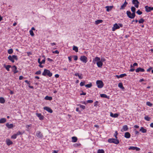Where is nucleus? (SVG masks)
I'll return each mask as SVG.
<instances>
[{"instance_id":"obj_18","label":"nucleus","mask_w":153,"mask_h":153,"mask_svg":"<svg viewBox=\"0 0 153 153\" xmlns=\"http://www.w3.org/2000/svg\"><path fill=\"white\" fill-rule=\"evenodd\" d=\"M124 137L126 138H129L131 137V134L128 132H126L125 134Z\"/></svg>"},{"instance_id":"obj_34","label":"nucleus","mask_w":153,"mask_h":153,"mask_svg":"<svg viewBox=\"0 0 153 153\" xmlns=\"http://www.w3.org/2000/svg\"><path fill=\"white\" fill-rule=\"evenodd\" d=\"M144 119L147 121H149L150 120L151 118L148 116H146L144 117Z\"/></svg>"},{"instance_id":"obj_48","label":"nucleus","mask_w":153,"mask_h":153,"mask_svg":"<svg viewBox=\"0 0 153 153\" xmlns=\"http://www.w3.org/2000/svg\"><path fill=\"white\" fill-rule=\"evenodd\" d=\"M126 7L123 4L121 6V8H120V10H123V9H124L125 7Z\"/></svg>"},{"instance_id":"obj_11","label":"nucleus","mask_w":153,"mask_h":153,"mask_svg":"<svg viewBox=\"0 0 153 153\" xmlns=\"http://www.w3.org/2000/svg\"><path fill=\"white\" fill-rule=\"evenodd\" d=\"M45 110H46L47 111H48V112L51 113L53 112L52 110L51 109V108H50L48 107H44L43 108Z\"/></svg>"},{"instance_id":"obj_44","label":"nucleus","mask_w":153,"mask_h":153,"mask_svg":"<svg viewBox=\"0 0 153 153\" xmlns=\"http://www.w3.org/2000/svg\"><path fill=\"white\" fill-rule=\"evenodd\" d=\"M136 13L139 15H141L142 13V12L140 11V10H138L136 12Z\"/></svg>"},{"instance_id":"obj_12","label":"nucleus","mask_w":153,"mask_h":153,"mask_svg":"<svg viewBox=\"0 0 153 153\" xmlns=\"http://www.w3.org/2000/svg\"><path fill=\"white\" fill-rule=\"evenodd\" d=\"M36 136L39 138H42L43 137V135L40 131H37L36 132Z\"/></svg>"},{"instance_id":"obj_6","label":"nucleus","mask_w":153,"mask_h":153,"mask_svg":"<svg viewBox=\"0 0 153 153\" xmlns=\"http://www.w3.org/2000/svg\"><path fill=\"white\" fill-rule=\"evenodd\" d=\"M80 60L83 62L86 63L87 62V58L85 56H82L80 58Z\"/></svg>"},{"instance_id":"obj_56","label":"nucleus","mask_w":153,"mask_h":153,"mask_svg":"<svg viewBox=\"0 0 153 153\" xmlns=\"http://www.w3.org/2000/svg\"><path fill=\"white\" fill-rule=\"evenodd\" d=\"M82 74H81V75H79H79L78 76V77H79V79H82V78H83V77L82 76Z\"/></svg>"},{"instance_id":"obj_52","label":"nucleus","mask_w":153,"mask_h":153,"mask_svg":"<svg viewBox=\"0 0 153 153\" xmlns=\"http://www.w3.org/2000/svg\"><path fill=\"white\" fill-rule=\"evenodd\" d=\"M12 56V58H13V59H15L16 60H17V56H15V55H13Z\"/></svg>"},{"instance_id":"obj_42","label":"nucleus","mask_w":153,"mask_h":153,"mask_svg":"<svg viewBox=\"0 0 153 153\" xmlns=\"http://www.w3.org/2000/svg\"><path fill=\"white\" fill-rule=\"evenodd\" d=\"M80 145L81 144L80 143H76L74 145V146L75 147H77L80 146Z\"/></svg>"},{"instance_id":"obj_32","label":"nucleus","mask_w":153,"mask_h":153,"mask_svg":"<svg viewBox=\"0 0 153 153\" xmlns=\"http://www.w3.org/2000/svg\"><path fill=\"white\" fill-rule=\"evenodd\" d=\"M5 102V100L2 97H0V103H4Z\"/></svg>"},{"instance_id":"obj_9","label":"nucleus","mask_w":153,"mask_h":153,"mask_svg":"<svg viewBox=\"0 0 153 153\" xmlns=\"http://www.w3.org/2000/svg\"><path fill=\"white\" fill-rule=\"evenodd\" d=\"M120 27L116 23L114 25L113 27H112V30L113 31H115L116 30L120 28Z\"/></svg>"},{"instance_id":"obj_14","label":"nucleus","mask_w":153,"mask_h":153,"mask_svg":"<svg viewBox=\"0 0 153 153\" xmlns=\"http://www.w3.org/2000/svg\"><path fill=\"white\" fill-rule=\"evenodd\" d=\"M128 149L129 150H136L137 151H139L140 150V149L137 147H136L134 146H131L128 148Z\"/></svg>"},{"instance_id":"obj_62","label":"nucleus","mask_w":153,"mask_h":153,"mask_svg":"<svg viewBox=\"0 0 153 153\" xmlns=\"http://www.w3.org/2000/svg\"><path fill=\"white\" fill-rule=\"evenodd\" d=\"M127 4L128 3L126 1V0H125L124 3L123 4L125 6V7H126Z\"/></svg>"},{"instance_id":"obj_59","label":"nucleus","mask_w":153,"mask_h":153,"mask_svg":"<svg viewBox=\"0 0 153 153\" xmlns=\"http://www.w3.org/2000/svg\"><path fill=\"white\" fill-rule=\"evenodd\" d=\"M133 66L134 67L135 66H138V64L137 63L135 62L133 64Z\"/></svg>"},{"instance_id":"obj_2","label":"nucleus","mask_w":153,"mask_h":153,"mask_svg":"<svg viewBox=\"0 0 153 153\" xmlns=\"http://www.w3.org/2000/svg\"><path fill=\"white\" fill-rule=\"evenodd\" d=\"M42 75L44 76H46V75H47L49 77H51L52 76V74L49 70L45 69L44 72L42 73Z\"/></svg>"},{"instance_id":"obj_15","label":"nucleus","mask_w":153,"mask_h":153,"mask_svg":"<svg viewBox=\"0 0 153 153\" xmlns=\"http://www.w3.org/2000/svg\"><path fill=\"white\" fill-rule=\"evenodd\" d=\"M135 71L136 72H143L145 71V70L143 68H138L135 70Z\"/></svg>"},{"instance_id":"obj_61","label":"nucleus","mask_w":153,"mask_h":153,"mask_svg":"<svg viewBox=\"0 0 153 153\" xmlns=\"http://www.w3.org/2000/svg\"><path fill=\"white\" fill-rule=\"evenodd\" d=\"M127 4L128 3L126 1V0H125L124 3L123 4L125 6V7H126Z\"/></svg>"},{"instance_id":"obj_33","label":"nucleus","mask_w":153,"mask_h":153,"mask_svg":"<svg viewBox=\"0 0 153 153\" xmlns=\"http://www.w3.org/2000/svg\"><path fill=\"white\" fill-rule=\"evenodd\" d=\"M73 49V50L75 51L76 52H78V48L76 46H74Z\"/></svg>"},{"instance_id":"obj_64","label":"nucleus","mask_w":153,"mask_h":153,"mask_svg":"<svg viewBox=\"0 0 153 153\" xmlns=\"http://www.w3.org/2000/svg\"><path fill=\"white\" fill-rule=\"evenodd\" d=\"M23 77L22 76H19V80H22L23 79Z\"/></svg>"},{"instance_id":"obj_8","label":"nucleus","mask_w":153,"mask_h":153,"mask_svg":"<svg viewBox=\"0 0 153 153\" xmlns=\"http://www.w3.org/2000/svg\"><path fill=\"white\" fill-rule=\"evenodd\" d=\"M36 116L39 118L40 120H42L44 119V117L42 115L41 113H36Z\"/></svg>"},{"instance_id":"obj_35","label":"nucleus","mask_w":153,"mask_h":153,"mask_svg":"<svg viewBox=\"0 0 153 153\" xmlns=\"http://www.w3.org/2000/svg\"><path fill=\"white\" fill-rule=\"evenodd\" d=\"M7 52L9 54H11L13 52V50L12 49H9L8 50Z\"/></svg>"},{"instance_id":"obj_4","label":"nucleus","mask_w":153,"mask_h":153,"mask_svg":"<svg viewBox=\"0 0 153 153\" xmlns=\"http://www.w3.org/2000/svg\"><path fill=\"white\" fill-rule=\"evenodd\" d=\"M96 84L99 88H101L104 86V84L102 81L100 80H98L96 81Z\"/></svg>"},{"instance_id":"obj_36","label":"nucleus","mask_w":153,"mask_h":153,"mask_svg":"<svg viewBox=\"0 0 153 153\" xmlns=\"http://www.w3.org/2000/svg\"><path fill=\"white\" fill-rule=\"evenodd\" d=\"M105 152L103 149H99L97 151V153H104Z\"/></svg>"},{"instance_id":"obj_43","label":"nucleus","mask_w":153,"mask_h":153,"mask_svg":"<svg viewBox=\"0 0 153 153\" xmlns=\"http://www.w3.org/2000/svg\"><path fill=\"white\" fill-rule=\"evenodd\" d=\"M30 33L32 36H33L34 35L33 31L32 30H30L29 31Z\"/></svg>"},{"instance_id":"obj_53","label":"nucleus","mask_w":153,"mask_h":153,"mask_svg":"<svg viewBox=\"0 0 153 153\" xmlns=\"http://www.w3.org/2000/svg\"><path fill=\"white\" fill-rule=\"evenodd\" d=\"M74 59L76 61L78 59V56H74Z\"/></svg>"},{"instance_id":"obj_45","label":"nucleus","mask_w":153,"mask_h":153,"mask_svg":"<svg viewBox=\"0 0 153 153\" xmlns=\"http://www.w3.org/2000/svg\"><path fill=\"white\" fill-rule=\"evenodd\" d=\"M85 82H81L80 84V85L81 86H82L85 85Z\"/></svg>"},{"instance_id":"obj_5","label":"nucleus","mask_w":153,"mask_h":153,"mask_svg":"<svg viewBox=\"0 0 153 153\" xmlns=\"http://www.w3.org/2000/svg\"><path fill=\"white\" fill-rule=\"evenodd\" d=\"M146 9V11L147 12H150L151 10H153V7H149L148 6H146L145 7Z\"/></svg>"},{"instance_id":"obj_25","label":"nucleus","mask_w":153,"mask_h":153,"mask_svg":"<svg viewBox=\"0 0 153 153\" xmlns=\"http://www.w3.org/2000/svg\"><path fill=\"white\" fill-rule=\"evenodd\" d=\"M100 96L101 97L105 98L108 99L109 98V96H108L105 94H101L100 95Z\"/></svg>"},{"instance_id":"obj_54","label":"nucleus","mask_w":153,"mask_h":153,"mask_svg":"<svg viewBox=\"0 0 153 153\" xmlns=\"http://www.w3.org/2000/svg\"><path fill=\"white\" fill-rule=\"evenodd\" d=\"M52 53H57V54H59V51L56 50V51H53L52 52Z\"/></svg>"},{"instance_id":"obj_28","label":"nucleus","mask_w":153,"mask_h":153,"mask_svg":"<svg viewBox=\"0 0 153 153\" xmlns=\"http://www.w3.org/2000/svg\"><path fill=\"white\" fill-rule=\"evenodd\" d=\"M45 99L47 100H51L52 99V98L51 97H49L48 96H47L45 97Z\"/></svg>"},{"instance_id":"obj_27","label":"nucleus","mask_w":153,"mask_h":153,"mask_svg":"<svg viewBox=\"0 0 153 153\" xmlns=\"http://www.w3.org/2000/svg\"><path fill=\"white\" fill-rule=\"evenodd\" d=\"M4 67L8 71H10L9 68L11 67V66L9 65H4Z\"/></svg>"},{"instance_id":"obj_47","label":"nucleus","mask_w":153,"mask_h":153,"mask_svg":"<svg viewBox=\"0 0 153 153\" xmlns=\"http://www.w3.org/2000/svg\"><path fill=\"white\" fill-rule=\"evenodd\" d=\"M79 106L81 108H82L83 109H84L85 108V107L84 105H80Z\"/></svg>"},{"instance_id":"obj_1","label":"nucleus","mask_w":153,"mask_h":153,"mask_svg":"<svg viewBox=\"0 0 153 153\" xmlns=\"http://www.w3.org/2000/svg\"><path fill=\"white\" fill-rule=\"evenodd\" d=\"M131 10L132 13H131V12L129 11H127L126 12V14L128 17L131 19H134L135 16V11L136 8L134 7H132L131 8Z\"/></svg>"},{"instance_id":"obj_41","label":"nucleus","mask_w":153,"mask_h":153,"mask_svg":"<svg viewBox=\"0 0 153 153\" xmlns=\"http://www.w3.org/2000/svg\"><path fill=\"white\" fill-rule=\"evenodd\" d=\"M126 76L127 75L126 74H122L119 75V76L120 77V78H122Z\"/></svg>"},{"instance_id":"obj_29","label":"nucleus","mask_w":153,"mask_h":153,"mask_svg":"<svg viewBox=\"0 0 153 153\" xmlns=\"http://www.w3.org/2000/svg\"><path fill=\"white\" fill-rule=\"evenodd\" d=\"M72 142H76L77 140V138L75 137H72Z\"/></svg>"},{"instance_id":"obj_37","label":"nucleus","mask_w":153,"mask_h":153,"mask_svg":"<svg viewBox=\"0 0 153 153\" xmlns=\"http://www.w3.org/2000/svg\"><path fill=\"white\" fill-rule=\"evenodd\" d=\"M144 22V20L142 18L139 21V23H143Z\"/></svg>"},{"instance_id":"obj_63","label":"nucleus","mask_w":153,"mask_h":153,"mask_svg":"<svg viewBox=\"0 0 153 153\" xmlns=\"http://www.w3.org/2000/svg\"><path fill=\"white\" fill-rule=\"evenodd\" d=\"M68 59L70 62L71 61L72 57L71 56L68 57Z\"/></svg>"},{"instance_id":"obj_13","label":"nucleus","mask_w":153,"mask_h":153,"mask_svg":"<svg viewBox=\"0 0 153 153\" xmlns=\"http://www.w3.org/2000/svg\"><path fill=\"white\" fill-rule=\"evenodd\" d=\"M13 71V72L15 74L18 72V71L17 70V68L15 65H13L12 67Z\"/></svg>"},{"instance_id":"obj_21","label":"nucleus","mask_w":153,"mask_h":153,"mask_svg":"<svg viewBox=\"0 0 153 153\" xmlns=\"http://www.w3.org/2000/svg\"><path fill=\"white\" fill-rule=\"evenodd\" d=\"M113 6H106L105 7V8H106V10L108 12H109V11L111 10L113 8Z\"/></svg>"},{"instance_id":"obj_17","label":"nucleus","mask_w":153,"mask_h":153,"mask_svg":"<svg viewBox=\"0 0 153 153\" xmlns=\"http://www.w3.org/2000/svg\"><path fill=\"white\" fill-rule=\"evenodd\" d=\"M6 142L8 146H9L10 145H11L13 143V142L9 139H7L6 140Z\"/></svg>"},{"instance_id":"obj_31","label":"nucleus","mask_w":153,"mask_h":153,"mask_svg":"<svg viewBox=\"0 0 153 153\" xmlns=\"http://www.w3.org/2000/svg\"><path fill=\"white\" fill-rule=\"evenodd\" d=\"M8 59L9 60L11 61L12 62H14V60L13 59L12 56H11L9 55L8 57Z\"/></svg>"},{"instance_id":"obj_20","label":"nucleus","mask_w":153,"mask_h":153,"mask_svg":"<svg viewBox=\"0 0 153 153\" xmlns=\"http://www.w3.org/2000/svg\"><path fill=\"white\" fill-rule=\"evenodd\" d=\"M128 129V126L127 125H125L123 126V129L121 130V131L123 132V131H127Z\"/></svg>"},{"instance_id":"obj_7","label":"nucleus","mask_w":153,"mask_h":153,"mask_svg":"<svg viewBox=\"0 0 153 153\" xmlns=\"http://www.w3.org/2000/svg\"><path fill=\"white\" fill-rule=\"evenodd\" d=\"M132 3L134 4V6L136 8H138L139 7V2L137 0H133Z\"/></svg>"},{"instance_id":"obj_57","label":"nucleus","mask_w":153,"mask_h":153,"mask_svg":"<svg viewBox=\"0 0 153 153\" xmlns=\"http://www.w3.org/2000/svg\"><path fill=\"white\" fill-rule=\"evenodd\" d=\"M152 69V67H150L149 68L147 69V71L148 72H149Z\"/></svg>"},{"instance_id":"obj_39","label":"nucleus","mask_w":153,"mask_h":153,"mask_svg":"<svg viewBox=\"0 0 153 153\" xmlns=\"http://www.w3.org/2000/svg\"><path fill=\"white\" fill-rule=\"evenodd\" d=\"M146 105L150 107H151L152 105V104L150 102H146Z\"/></svg>"},{"instance_id":"obj_55","label":"nucleus","mask_w":153,"mask_h":153,"mask_svg":"<svg viewBox=\"0 0 153 153\" xmlns=\"http://www.w3.org/2000/svg\"><path fill=\"white\" fill-rule=\"evenodd\" d=\"M93 102V101L91 100H89L87 101V102L88 103H91Z\"/></svg>"},{"instance_id":"obj_3","label":"nucleus","mask_w":153,"mask_h":153,"mask_svg":"<svg viewBox=\"0 0 153 153\" xmlns=\"http://www.w3.org/2000/svg\"><path fill=\"white\" fill-rule=\"evenodd\" d=\"M108 141L109 143H114L117 144H118L119 143V140L116 138L109 139L108 140Z\"/></svg>"},{"instance_id":"obj_58","label":"nucleus","mask_w":153,"mask_h":153,"mask_svg":"<svg viewBox=\"0 0 153 153\" xmlns=\"http://www.w3.org/2000/svg\"><path fill=\"white\" fill-rule=\"evenodd\" d=\"M135 70V69L134 68H131L129 70V71L130 72H133Z\"/></svg>"},{"instance_id":"obj_19","label":"nucleus","mask_w":153,"mask_h":153,"mask_svg":"<svg viewBox=\"0 0 153 153\" xmlns=\"http://www.w3.org/2000/svg\"><path fill=\"white\" fill-rule=\"evenodd\" d=\"M6 126L9 128H11L13 127V124H9L8 123H7L6 124Z\"/></svg>"},{"instance_id":"obj_22","label":"nucleus","mask_w":153,"mask_h":153,"mask_svg":"<svg viewBox=\"0 0 153 153\" xmlns=\"http://www.w3.org/2000/svg\"><path fill=\"white\" fill-rule=\"evenodd\" d=\"M140 131L143 133H146L147 132V130L144 128L143 127H141L140 130Z\"/></svg>"},{"instance_id":"obj_60","label":"nucleus","mask_w":153,"mask_h":153,"mask_svg":"<svg viewBox=\"0 0 153 153\" xmlns=\"http://www.w3.org/2000/svg\"><path fill=\"white\" fill-rule=\"evenodd\" d=\"M25 82L27 83L29 85H30V83H29V82L27 80H25Z\"/></svg>"},{"instance_id":"obj_26","label":"nucleus","mask_w":153,"mask_h":153,"mask_svg":"<svg viewBox=\"0 0 153 153\" xmlns=\"http://www.w3.org/2000/svg\"><path fill=\"white\" fill-rule=\"evenodd\" d=\"M103 21L102 20L99 19L98 20L95 21V24L96 25H97L99 24L100 23H101Z\"/></svg>"},{"instance_id":"obj_50","label":"nucleus","mask_w":153,"mask_h":153,"mask_svg":"<svg viewBox=\"0 0 153 153\" xmlns=\"http://www.w3.org/2000/svg\"><path fill=\"white\" fill-rule=\"evenodd\" d=\"M41 71H36L35 73V74H36L39 75V74H41Z\"/></svg>"},{"instance_id":"obj_23","label":"nucleus","mask_w":153,"mask_h":153,"mask_svg":"<svg viewBox=\"0 0 153 153\" xmlns=\"http://www.w3.org/2000/svg\"><path fill=\"white\" fill-rule=\"evenodd\" d=\"M6 121V118H3L0 119V123H5Z\"/></svg>"},{"instance_id":"obj_16","label":"nucleus","mask_w":153,"mask_h":153,"mask_svg":"<svg viewBox=\"0 0 153 153\" xmlns=\"http://www.w3.org/2000/svg\"><path fill=\"white\" fill-rule=\"evenodd\" d=\"M97 64L98 67L101 68L102 66L103 63L100 60L99 62H97Z\"/></svg>"},{"instance_id":"obj_49","label":"nucleus","mask_w":153,"mask_h":153,"mask_svg":"<svg viewBox=\"0 0 153 153\" xmlns=\"http://www.w3.org/2000/svg\"><path fill=\"white\" fill-rule=\"evenodd\" d=\"M32 125L31 124H30L29 125H27L26 126V128L28 129V130L29 129V127H31V126Z\"/></svg>"},{"instance_id":"obj_10","label":"nucleus","mask_w":153,"mask_h":153,"mask_svg":"<svg viewBox=\"0 0 153 153\" xmlns=\"http://www.w3.org/2000/svg\"><path fill=\"white\" fill-rule=\"evenodd\" d=\"M100 60V58L98 57H96L95 58L93 59L92 62L94 64L97 63V62H99V61Z\"/></svg>"},{"instance_id":"obj_38","label":"nucleus","mask_w":153,"mask_h":153,"mask_svg":"<svg viewBox=\"0 0 153 153\" xmlns=\"http://www.w3.org/2000/svg\"><path fill=\"white\" fill-rule=\"evenodd\" d=\"M92 86V84L90 83V84H87L85 85V86L87 88H91Z\"/></svg>"},{"instance_id":"obj_30","label":"nucleus","mask_w":153,"mask_h":153,"mask_svg":"<svg viewBox=\"0 0 153 153\" xmlns=\"http://www.w3.org/2000/svg\"><path fill=\"white\" fill-rule=\"evenodd\" d=\"M118 86L119 88H121L122 89H124V88L123 86L122 83L121 82L120 83L118 84Z\"/></svg>"},{"instance_id":"obj_24","label":"nucleus","mask_w":153,"mask_h":153,"mask_svg":"<svg viewBox=\"0 0 153 153\" xmlns=\"http://www.w3.org/2000/svg\"><path fill=\"white\" fill-rule=\"evenodd\" d=\"M118 115L117 114H113L112 113H111L110 116L113 117H118Z\"/></svg>"},{"instance_id":"obj_51","label":"nucleus","mask_w":153,"mask_h":153,"mask_svg":"<svg viewBox=\"0 0 153 153\" xmlns=\"http://www.w3.org/2000/svg\"><path fill=\"white\" fill-rule=\"evenodd\" d=\"M15 134L17 136L22 134V133L19 131L16 133Z\"/></svg>"},{"instance_id":"obj_46","label":"nucleus","mask_w":153,"mask_h":153,"mask_svg":"<svg viewBox=\"0 0 153 153\" xmlns=\"http://www.w3.org/2000/svg\"><path fill=\"white\" fill-rule=\"evenodd\" d=\"M117 134H118V133H117V131H116L115 132V133L114 134V136L116 139H117Z\"/></svg>"},{"instance_id":"obj_40","label":"nucleus","mask_w":153,"mask_h":153,"mask_svg":"<svg viewBox=\"0 0 153 153\" xmlns=\"http://www.w3.org/2000/svg\"><path fill=\"white\" fill-rule=\"evenodd\" d=\"M16 135L15 134L11 136V138L12 139H16Z\"/></svg>"}]
</instances>
